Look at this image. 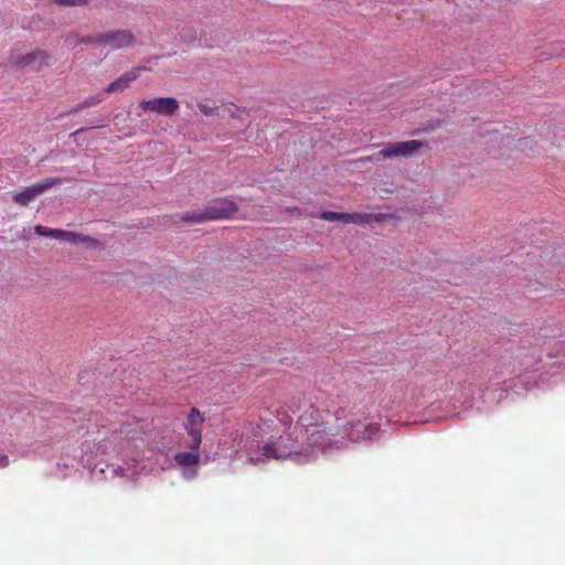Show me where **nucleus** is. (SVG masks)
<instances>
[{
	"mask_svg": "<svg viewBox=\"0 0 565 565\" xmlns=\"http://www.w3.org/2000/svg\"><path fill=\"white\" fill-rule=\"evenodd\" d=\"M204 424V417L202 413L193 407L186 416L185 422L183 423V427L191 438V441L188 444V447L191 450H199L202 443V428Z\"/></svg>",
	"mask_w": 565,
	"mask_h": 565,
	"instance_id": "nucleus-7",
	"label": "nucleus"
},
{
	"mask_svg": "<svg viewBox=\"0 0 565 565\" xmlns=\"http://www.w3.org/2000/svg\"><path fill=\"white\" fill-rule=\"evenodd\" d=\"M105 99H106V93L104 90L98 92L93 96H88L82 103L77 104L67 114L78 113L79 110H83L85 108L98 105L99 103H102Z\"/></svg>",
	"mask_w": 565,
	"mask_h": 565,
	"instance_id": "nucleus-13",
	"label": "nucleus"
},
{
	"mask_svg": "<svg viewBox=\"0 0 565 565\" xmlns=\"http://www.w3.org/2000/svg\"><path fill=\"white\" fill-rule=\"evenodd\" d=\"M198 107L201 110V113L204 114L205 116H214V115L217 114V110H218V107H216V106H209V105L203 104V103H199Z\"/></svg>",
	"mask_w": 565,
	"mask_h": 565,
	"instance_id": "nucleus-19",
	"label": "nucleus"
},
{
	"mask_svg": "<svg viewBox=\"0 0 565 565\" xmlns=\"http://www.w3.org/2000/svg\"><path fill=\"white\" fill-rule=\"evenodd\" d=\"M65 42L70 49H76L82 44L97 46V32L88 35H81L79 33L71 32L65 36Z\"/></svg>",
	"mask_w": 565,
	"mask_h": 565,
	"instance_id": "nucleus-10",
	"label": "nucleus"
},
{
	"mask_svg": "<svg viewBox=\"0 0 565 565\" xmlns=\"http://www.w3.org/2000/svg\"><path fill=\"white\" fill-rule=\"evenodd\" d=\"M339 222H342L343 224H351V213L341 212V217Z\"/></svg>",
	"mask_w": 565,
	"mask_h": 565,
	"instance_id": "nucleus-20",
	"label": "nucleus"
},
{
	"mask_svg": "<svg viewBox=\"0 0 565 565\" xmlns=\"http://www.w3.org/2000/svg\"><path fill=\"white\" fill-rule=\"evenodd\" d=\"M377 433L376 424L349 419L342 407L331 411L309 405L300 413L294 427L295 444H288V436H280L264 445L263 455L268 459L290 458L302 462L308 459L309 450L340 449L351 443L373 439Z\"/></svg>",
	"mask_w": 565,
	"mask_h": 565,
	"instance_id": "nucleus-1",
	"label": "nucleus"
},
{
	"mask_svg": "<svg viewBox=\"0 0 565 565\" xmlns=\"http://www.w3.org/2000/svg\"><path fill=\"white\" fill-rule=\"evenodd\" d=\"M146 67H134L130 71L124 73L121 76H119L116 81L111 82L104 92L107 94L124 92L127 89L130 84L136 81L141 71H146Z\"/></svg>",
	"mask_w": 565,
	"mask_h": 565,
	"instance_id": "nucleus-9",
	"label": "nucleus"
},
{
	"mask_svg": "<svg viewBox=\"0 0 565 565\" xmlns=\"http://www.w3.org/2000/svg\"><path fill=\"white\" fill-rule=\"evenodd\" d=\"M8 462H9L8 457H7V456H3V457H2V466H7V465H8Z\"/></svg>",
	"mask_w": 565,
	"mask_h": 565,
	"instance_id": "nucleus-21",
	"label": "nucleus"
},
{
	"mask_svg": "<svg viewBox=\"0 0 565 565\" xmlns=\"http://www.w3.org/2000/svg\"><path fill=\"white\" fill-rule=\"evenodd\" d=\"M199 450L182 451L174 455V461L180 467H195L200 461Z\"/></svg>",
	"mask_w": 565,
	"mask_h": 565,
	"instance_id": "nucleus-12",
	"label": "nucleus"
},
{
	"mask_svg": "<svg viewBox=\"0 0 565 565\" xmlns=\"http://www.w3.org/2000/svg\"><path fill=\"white\" fill-rule=\"evenodd\" d=\"M61 239H65L67 242L77 244V243H87L90 241V237L78 234V233H74V232L63 231Z\"/></svg>",
	"mask_w": 565,
	"mask_h": 565,
	"instance_id": "nucleus-15",
	"label": "nucleus"
},
{
	"mask_svg": "<svg viewBox=\"0 0 565 565\" xmlns=\"http://www.w3.org/2000/svg\"><path fill=\"white\" fill-rule=\"evenodd\" d=\"M53 3L62 7H84L92 0H51Z\"/></svg>",
	"mask_w": 565,
	"mask_h": 565,
	"instance_id": "nucleus-16",
	"label": "nucleus"
},
{
	"mask_svg": "<svg viewBox=\"0 0 565 565\" xmlns=\"http://www.w3.org/2000/svg\"><path fill=\"white\" fill-rule=\"evenodd\" d=\"M139 107L145 111H151L162 116H173L179 109V102L173 97H159L141 100Z\"/></svg>",
	"mask_w": 565,
	"mask_h": 565,
	"instance_id": "nucleus-8",
	"label": "nucleus"
},
{
	"mask_svg": "<svg viewBox=\"0 0 565 565\" xmlns=\"http://www.w3.org/2000/svg\"><path fill=\"white\" fill-rule=\"evenodd\" d=\"M52 62V56L41 49L33 50L26 54L13 51L10 55V63L21 68L36 67V70H41L44 65L50 66Z\"/></svg>",
	"mask_w": 565,
	"mask_h": 565,
	"instance_id": "nucleus-5",
	"label": "nucleus"
},
{
	"mask_svg": "<svg viewBox=\"0 0 565 565\" xmlns=\"http://www.w3.org/2000/svg\"><path fill=\"white\" fill-rule=\"evenodd\" d=\"M237 204L227 199L220 198L211 201L202 212H186L181 220L188 223L198 224L212 220L230 218L237 212Z\"/></svg>",
	"mask_w": 565,
	"mask_h": 565,
	"instance_id": "nucleus-2",
	"label": "nucleus"
},
{
	"mask_svg": "<svg viewBox=\"0 0 565 565\" xmlns=\"http://www.w3.org/2000/svg\"><path fill=\"white\" fill-rule=\"evenodd\" d=\"M82 130H83V129H77V130L74 132V135L79 134Z\"/></svg>",
	"mask_w": 565,
	"mask_h": 565,
	"instance_id": "nucleus-22",
	"label": "nucleus"
},
{
	"mask_svg": "<svg viewBox=\"0 0 565 565\" xmlns=\"http://www.w3.org/2000/svg\"><path fill=\"white\" fill-rule=\"evenodd\" d=\"M390 215L384 213H361V212H354L351 213V224L355 225H365L371 223L372 221L376 223H381L384 220H386Z\"/></svg>",
	"mask_w": 565,
	"mask_h": 565,
	"instance_id": "nucleus-11",
	"label": "nucleus"
},
{
	"mask_svg": "<svg viewBox=\"0 0 565 565\" xmlns=\"http://www.w3.org/2000/svg\"><path fill=\"white\" fill-rule=\"evenodd\" d=\"M519 148L526 154L533 152L535 140L532 137L520 139L518 142Z\"/></svg>",
	"mask_w": 565,
	"mask_h": 565,
	"instance_id": "nucleus-17",
	"label": "nucleus"
},
{
	"mask_svg": "<svg viewBox=\"0 0 565 565\" xmlns=\"http://www.w3.org/2000/svg\"><path fill=\"white\" fill-rule=\"evenodd\" d=\"M60 179L57 178H47L38 183H34L21 192L14 193L12 195V200L15 204L20 206H28L30 202H32L36 196L44 193L46 190L60 184Z\"/></svg>",
	"mask_w": 565,
	"mask_h": 565,
	"instance_id": "nucleus-6",
	"label": "nucleus"
},
{
	"mask_svg": "<svg viewBox=\"0 0 565 565\" xmlns=\"http://www.w3.org/2000/svg\"><path fill=\"white\" fill-rule=\"evenodd\" d=\"M420 140H407L385 143L381 150L369 157V161H383L395 158H411L423 148Z\"/></svg>",
	"mask_w": 565,
	"mask_h": 565,
	"instance_id": "nucleus-3",
	"label": "nucleus"
},
{
	"mask_svg": "<svg viewBox=\"0 0 565 565\" xmlns=\"http://www.w3.org/2000/svg\"><path fill=\"white\" fill-rule=\"evenodd\" d=\"M136 35L129 29H110L97 32V46L109 47L113 51L134 46Z\"/></svg>",
	"mask_w": 565,
	"mask_h": 565,
	"instance_id": "nucleus-4",
	"label": "nucleus"
},
{
	"mask_svg": "<svg viewBox=\"0 0 565 565\" xmlns=\"http://www.w3.org/2000/svg\"><path fill=\"white\" fill-rule=\"evenodd\" d=\"M34 231L40 236L55 238V239L62 238V232H63V230L49 228L43 225H36L34 227Z\"/></svg>",
	"mask_w": 565,
	"mask_h": 565,
	"instance_id": "nucleus-14",
	"label": "nucleus"
},
{
	"mask_svg": "<svg viewBox=\"0 0 565 565\" xmlns=\"http://www.w3.org/2000/svg\"><path fill=\"white\" fill-rule=\"evenodd\" d=\"M341 212L324 211L320 214V218L328 222L340 221Z\"/></svg>",
	"mask_w": 565,
	"mask_h": 565,
	"instance_id": "nucleus-18",
	"label": "nucleus"
}]
</instances>
